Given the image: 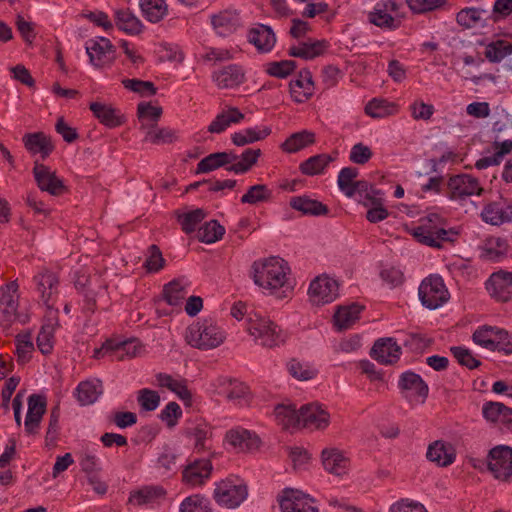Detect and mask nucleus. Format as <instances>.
I'll return each instance as SVG.
<instances>
[{
	"mask_svg": "<svg viewBox=\"0 0 512 512\" xmlns=\"http://www.w3.org/2000/svg\"><path fill=\"white\" fill-rule=\"evenodd\" d=\"M288 271L287 262L279 257H270L264 261H255L252 264L254 283L264 289L271 290L272 293H276L277 290L284 287H286V290H291V287L287 285Z\"/></svg>",
	"mask_w": 512,
	"mask_h": 512,
	"instance_id": "1",
	"label": "nucleus"
},
{
	"mask_svg": "<svg viewBox=\"0 0 512 512\" xmlns=\"http://www.w3.org/2000/svg\"><path fill=\"white\" fill-rule=\"evenodd\" d=\"M185 340L194 348L210 350L224 342L225 333L212 319H204L188 326Z\"/></svg>",
	"mask_w": 512,
	"mask_h": 512,
	"instance_id": "2",
	"label": "nucleus"
},
{
	"mask_svg": "<svg viewBox=\"0 0 512 512\" xmlns=\"http://www.w3.org/2000/svg\"><path fill=\"white\" fill-rule=\"evenodd\" d=\"M213 496L219 505L236 508L247 498L248 488L244 480L231 475L216 483Z\"/></svg>",
	"mask_w": 512,
	"mask_h": 512,
	"instance_id": "3",
	"label": "nucleus"
},
{
	"mask_svg": "<svg viewBox=\"0 0 512 512\" xmlns=\"http://www.w3.org/2000/svg\"><path fill=\"white\" fill-rule=\"evenodd\" d=\"M422 305L430 310L441 307L449 300V292L439 275H429L420 284L418 290Z\"/></svg>",
	"mask_w": 512,
	"mask_h": 512,
	"instance_id": "4",
	"label": "nucleus"
},
{
	"mask_svg": "<svg viewBox=\"0 0 512 512\" xmlns=\"http://www.w3.org/2000/svg\"><path fill=\"white\" fill-rule=\"evenodd\" d=\"M487 465L493 476L502 481L512 478V447L498 445L492 448L487 456Z\"/></svg>",
	"mask_w": 512,
	"mask_h": 512,
	"instance_id": "5",
	"label": "nucleus"
},
{
	"mask_svg": "<svg viewBox=\"0 0 512 512\" xmlns=\"http://www.w3.org/2000/svg\"><path fill=\"white\" fill-rule=\"evenodd\" d=\"M18 288L17 281H11L1 287L0 325L4 328L10 327L17 318Z\"/></svg>",
	"mask_w": 512,
	"mask_h": 512,
	"instance_id": "6",
	"label": "nucleus"
},
{
	"mask_svg": "<svg viewBox=\"0 0 512 512\" xmlns=\"http://www.w3.org/2000/svg\"><path fill=\"white\" fill-rule=\"evenodd\" d=\"M281 512H319L314 499L302 491L285 488L278 497Z\"/></svg>",
	"mask_w": 512,
	"mask_h": 512,
	"instance_id": "7",
	"label": "nucleus"
},
{
	"mask_svg": "<svg viewBox=\"0 0 512 512\" xmlns=\"http://www.w3.org/2000/svg\"><path fill=\"white\" fill-rule=\"evenodd\" d=\"M338 288L336 280L325 275L318 276L309 285L310 301L316 305L330 303L337 298Z\"/></svg>",
	"mask_w": 512,
	"mask_h": 512,
	"instance_id": "8",
	"label": "nucleus"
},
{
	"mask_svg": "<svg viewBox=\"0 0 512 512\" xmlns=\"http://www.w3.org/2000/svg\"><path fill=\"white\" fill-rule=\"evenodd\" d=\"M443 218L437 213H431L420 219V224L411 230V235L421 244L433 248H441L442 244L433 239L435 232L443 224Z\"/></svg>",
	"mask_w": 512,
	"mask_h": 512,
	"instance_id": "9",
	"label": "nucleus"
},
{
	"mask_svg": "<svg viewBox=\"0 0 512 512\" xmlns=\"http://www.w3.org/2000/svg\"><path fill=\"white\" fill-rule=\"evenodd\" d=\"M86 52L90 63L99 68L104 66L106 62L114 61L116 48L108 38L98 37L86 42Z\"/></svg>",
	"mask_w": 512,
	"mask_h": 512,
	"instance_id": "10",
	"label": "nucleus"
},
{
	"mask_svg": "<svg viewBox=\"0 0 512 512\" xmlns=\"http://www.w3.org/2000/svg\"><path fill=\"white\" fill-rule=\"evenodd\" d=\"M33 174L41 191L48 192L53 196H59L66 191L63 181L56 176L55 172H51L48 166L35 161Z\"/></svg>",
	"mask_w": 512,
	"mask_h": 512,
	"instance_id": "11",
	"label": "nucleus"
},
{
	"mask_svg": "<svg viewBox=\"0 0 512 512\" xmlns=\"http://www.w3.org/2000/svg\"><path fill=\"white\" fill-rule=\"evenodd\" d=\"M213 465L209 459H195L186 465L182 471V481L189 486H201L210 477Z\"/></svg>",
	"mask_w": 512,
	"mask_h": 512,
	"instance_id": "12",
	"label": "nucleus"
},
{
	"mask_svg": "<svg viewBox=\"0 0 512 512\" xmlns=\"http://www.w3.org/2000/svg\"><path fill=\"white\" fill-rule=\"evenodd\" d=\"M401 354V347L392 337L377 339L370 350V356L384 365L396 363L400 359Z\"/></svg>",
	"mask_w": 512,
	"mask_h": 512,
	"instance_id": "13",
	"label": "nucleus"
},
{
	"mask_svg": "<svg viewBox=\"0 0 512 512\" xmlns=\"http://www.w3.org/2000/svg\"><path fill=\"white\" fill-rule=\"evenodd\" d=\"M398 388L400 389L403 397L408 398L409 393L420 399L424 403L429 394V387L422 377L413 372L405 371L399 376Z\"/></svg>",
	"mask_w": 512,
	"mask_h": 512,
	"instance_id": "14",
	"label": "nucleus"
},
{
	"mask_svg": "<svg viewBox=\"0 0 512 512\" xmlns=\"http://www.w3.org/2000/svg\"><path fill=\"white\" fill-rule=\"evenodd\" d=\"M490 296L500 302H508L512 295V272L500 270L491 274L486 282Z\"/></svg>",
	"mask_w": 512,
	"mask_h": 512,
	"instance_id": "15",
	"label": "nucleus"
},
{
	"mask_svg": "<svg viewBox=\"0 0 512 512\" xmlns=\"http://www.w3.org/2000/svg\"><path fill=\"white\" fill-rule=\"evenodd\" d=\"M47 400L42 394H31L28 397V412L24 422L25 432L28 435L38 433L43 415L46 412Z\"/></svg>",
	"mask_w": 512,
	"mask_h": 512,
	"instance_id": "16",
	"label": "nucleus"
},
{
	"mask_svg": "<svg viewBox=\"0 0 512 512\" xmlns=\"http://www.w3.org/2000/svg\"><path fill=\"white\" fill-rule=\"evenodd\" d=\"M448 187L451 199H463L474 194L480 195L482 192L478 179L468 174L451 177Z\"/></svg>",
	"mask_w": 512,
	"mask_h": 512,
	"instance_id": "17",
	"label": "nucleus"
},
{
	"mask_svg": "<svg viewBox=\"0 0 512 512\" xmlns=\"http://www.w3.org/2000/svg\"><path fill=\"white\" fill-rule=\"evenodd\" d=\"M324 469L330 474L342 476L347 473L350 459L338 448H325L321 452Z\"/></svg>",
	"mask_w": 512,
	"mask_h": 512,
	"instance_id": "18",
	"label": "nucleus"
},
{
	"mask_svg": "<svg viewBox=\"0 0 512 512\" xmlns=\"http://www.w3.org/2000/svg\"><path fill=\"white\" fill-rule=\"evenodd\" d=\"M300 426L324 429L329 425L330 415L318 404H305L299 409Z\"/></svg>",
	"mask_w": 512,
	"mask_h": 512,
	"instance_id": "19",
	"label": "nucleus"
},
{
	"mask_svg": "<svg viewBox=\"0 0 512 512\" xmlns=\"http://www.w3.org/2000/svg\"><path fill=\"white\" fill-rule=\"evenodd\" d=\"M24 147L32 155L40 154L45 160L55 149L50 136L43 132L27 133L22 138Z\"/></svg>",
	"mask_w": 512,
	"mask_h": 512,
	"instance_id": "20",
	"label": "nucleus"
},
{
	"mask_svg": "<svg viewBox=\"0 0 512 512\" xmlns=\"http://www.w3.org/2000/svg\"><path fill=\"white\" fill-rule=\"evenodd\" d=\"M226 441L241 452L257 450L261 444L260 438L248 430H229L225 435Z\"/></svg>",
	"mask_w": 512,
	"mask_h": 512,
	"instance_id": "21",
	"label": "nucleus"
},
{
	"mask_svg": "<svg viewBox=\"0 0 512 512\" xmlns=\"http://www.w3.org/2000/svg\"><path fill=\"white\" fill-rule=\"evenodd\" d=\"M57 314L58 310H55L52 314L49 313L46 322L42 324L37 335V347L43 355H48L53 350L54 332L56 327L59 326Z\"/></svg>",
	"mask_w": 512,
	"mask_h": 512,
	"instance_id": "22",
	"label": "nucleus"
},
{
	"mask_svg": "<svg viewBox=\"0 0 512 512\" xmlns=\"http://www.w3.org/2000/svg\"><path fill=\"white\" fill-rule=\"evenodd\" d=\"M289 205L292 209L301 212V214L305 216L318 217L329 213L327 205L307 195L292 197L289 201Z\"/></svg>",
	"mask_w": 512,
	"mask_h": 512,
	"instance_id": "23",
	"label": "nucleus"
},
{
	"mask_svg": "<svg viewBox=\"0 0 512 512\" xmlns=\"http://www.w3.org/2000/svg\"><path fill=\"white\" fill-rule=\"evenodd\" d=\"M248 40L259 51L266 53L273 49L276 43V36L270 26L258 24L249 30Z\"/></svg>",
	"mask_w": 512,
	"mask_h": 512,
	"instance_id": "24",
	"label": "nucleus"
},
{
	"mask_svg": "<svg viewBox=\"0 0 512 512\" xmlns=\"http://www.w3.org/2000/svg\"><path fill=\"white\" fill-rule=\"evenodd\" d=\"M212 78L219 88H233L244 82L245 73L241 66L231 64L214 72Z\"/></svg>",
	"mask_w": 512,
	"mask_h": 512,
	"instance_id": "25",
	"label": "nucleus"
},
{
	"mask_svg": "<svg viewBox=\"0 0 512 512\" xmlns=\"http://www.w3.org/2000/svg\"><path fill=\"white\" fill-rule=\"evenodd\" d=\"M93 115L108 128H116L125 122V117L119 110L100 102H92L89 106Z\"/></svg>",
	"mask_w": 512,
	"mask_h": 512,
	"instance_id": "26",
	"label": "nucleus"
},
{
	"mask_svg": "<svg viewBox=\"0 0 512 512\" xmlns=\"http://www.w3.org/2000/svg\"><path fill=\"white\" fill-rule=\"evenodd\" d=\"M488 11L478 7H465L456 14V22L463 29H472L477 25L487 26Z\"/></svg>",
	"mask_w": 512,
	"mask_h": 512,
	"instance_id": "27",
	"label": "nucleus"
},
{
	"mask_svg": "<svg viewBox=\"0 0 512 512\" xmlns=\"http://www.w3.org/2000/svg\"><path fill=\"white\" fill-rule=\"evenodd\" d=\"M211 23L220 36L232 34L241 25L239 14L230 10L212 15Z\"/></svg>",
	"mask_w": 512,
	"mask_h": 512,
	"instance_id": "28",
	"label": "nucleus"
},
{
	"mask_svg": "<svg viewBox=\"0 0 512 512\" xmlns=\"http://www.w3.org/2000/svg\"><path fill=\"white\" fill-rule=\"evenodd\" d=\"M34 282L37 290L41 295L43 303L49 309V313H54L52 307L49 305V300L53 293L57 292L58 278L55 273L51 271H44L34 276Z\"/></svg>",
	"mask_w": 512,
	"mask_h": 512,
	"instance_id": "29",
	"label": "nucleus"
},
{
	"mask_svg": "<svg viewBox=\"0 0 512 512\" xmlns=\"http://www.w3.org/2000/svg\"><path fill=\"white\" fill-rule=\"evenodd\" d=\"M364 310V306L358 303H352L347 306H338L334 313V325L339 330H345L350 328L360 316V313Z\"/></svg>",
	"mask_w": 512,
	"mask_h": 512,
	"instance_id": "30",
	"label": "nucleus"
},
{
	"mask_svg": "<svg viewBox=\"0 0 512 512\" xmlns=\"http://www.w3.org/2000/svg\"><path fill=\"white\" fill-rule=\"evenodd\" d=\"M140 129L146 130L144 140L155 145L170 144L178 139L177 132L168 127L157 128L156 124L146 125L143 123Z\"/></svg>",
	"mask_w": 512,
	"mask_h": 512,
	"instance_id": "31",
	"label": "nucleus"
},
{
	"mask_svg": "<svg viewBox=\"0 0 512 512\" xmlns=\"http://www.w3.org/2000/svg\"><path fill=\"white\" fill-rule=\"evenodd\" d=\"M451 446L448 448L445 442L437 440L428 446L426 457L429 461L436 463L439 467H447L455 460V454L449 452Z\"/></svg>",
	"mask_w": 512,
	"mask_h": 512,
	"instance_id": "32",
	"label": "nucleus"
},
{
	"mask_svg": "<svg viewBox=\"0 0 512 512\" xmlns=\"http://www.w3.org/2000/svg\"><path fill=\"white\" fill-rule=\"evenodd\" d=\"M115 24L119 30L129 35H139L143 29L141 21L129 9L115 11Z\"/></svg>",
	"mask_w": 512,
	"mask_h": 512,
	"instance_id": "33",
	"label": "nucleus"
},
{
	"mask_svg": "<svg viewBox=\"0 0 512 512\" xmlns=\"http://www.w3.org/2000/svg\"><path fill=\"white\" fill-rule=\"evenodd\" d=\"M271 132L272 130L268 126H264L262 129L247 128L243 131L233 133L231 135V141L234 145L242 147L264 140Z\"/></svg>",
	"mask_w": 512,
	"mask_h": 512,
	"instance_id": "34",
	"label": "nucleus"
},
{
	"mask_svg": "<svg viewBox=\"0 0 512 512\" xmlns=\"http://www.w3.org/2000/svg\"><path fill=\"white\" fill-rule=\"evenodd\" d=\"M368 20L375 26L388 30H395L401 24V21L388 13V10L380 2L376 4L373 11L369 12Z\"/></svg>",
	"mask_w": 512,
	"mask_h": 512,
	"instance_id": "35",
	"label": "nucleus"
},
{
	"mask_svg": "<svg viewBox=\"0 0 512 512\" xmlns=\"http://www.w3.org/2000/svg\"><path fill=\"white\" fill-rule=\"evenodd\" d=\"M274 414L283 429L300 427L299 410H296L294 405L278 404L274 409Z\"/></svg>",
	"mask_w": 512,
	"mask_h": 512,
	"instance_id": "36",
	"label": "nucleus"
},
{
	"mask_svg": "<svg viewBox=\"0 0 512 512\" xmlns=\"http://www.w3.org/2000/svg\"><path fill=\"white\" fill-rule=\"evenodd\" d=\"M314 143L315 134L308 130H302L290 135L281 145V148L285 152L295 153Z\"/></svg>",
	"mask_w": 512,
	"mask_h": 512,
	"instance_id": "37",
	"label": "nucleus"
},
{
	"mask_svg": "<svg viewBox=\"0 0 512 512\" xmlns=\"http://www.w3.org/2000/svg\"><path fill=\"white\" fill-rule=\"evenodd\" d=\"M174 213L182 231L186 234L193 233L197 225L200 224L207 215L206 211L202 208H197L186 213H181L176 210Z\"/></svg>",
	"mask_w": 512,
	"mask_h": 512,
	"instance_id": "38",
	"label": "nucleus"
},
{
	"mask_svg": "<svg viewBox=\"0 0 512 512\" xmlns=\"http://www.w3.org/2000/svg\"><path fill=\"white\" fill-rule=\"evenodd\" d=\"M497 335H506V330L484 325L479 327L472 335V340L488 350L493 351Z\"/></svg>",
	"mask_w": 512,
	"mask_h": 512,
	"instance_id": "39",
	"label": "nucleus"
},
{
	"mask_svg": "<svg viewBox=\"0 0 512 512\" xmlns=\"http://www.w3.org/2000/svg\"><path fill=\"white\" fill-rule=\"evenodd\" d=\"M508 242L504 238H491L482 250L481 258L487 261L497 262L504 258L508 252Z\"/></svg>",
	"mask_w": 512,
	"mask_h": 512,
	"instance_id": "40",
	"label": "nucleus"
},
{
	"mask_svg": "<svg viewBox=\"0 0 512 512\" xmlns=\"http://www.w3.org/2000/svg\"><path fill=\"white\" fill-rule=\"evenodd\" d=\"M334 160L335 157L331 155L317 154L302 162L299 166V169L304 175L314 176L322 173L324 169Z\"/></svg>",
	"mask_w": 512,
	"mask_h": 512,
	"instance_id": "41",
	"label": "nucleus"
},
{
	"mask_svg": "<svg viewBox=\"0 0 512 512\" xmlns=\"http://www.w3.org/2000/svg\"><path fill=\"white\" fill-rule=\"evenodd\" d=\"M101 384H96L92 381H82L78 384L75 390V396L82 406L91 405L97 401L101 395Z\"/></svg>",
	"mask_w": 512,
	"mask_h": 512,
	"instance_id": "42",
	"label": "nucleus"
},
{
	"mask_svg": "<svg viewBox=\"0 0 512 512\" xmlns=\"http://www.w3.org/2000/svg\"><path fill=\"white\" fill-rule=\"evenodd\" d=\"M143 16L152 23H157L167 14L165 0H140Z\"/></svg>",
	"mask_w": 512,
	"mask_h": 512,
	"instance_id": "43",
	"label": "nucleus"
},
{
	"mask_svg": "<svg viewBox=\"0 0 512 512\" xmlns=\"http://www.w3.org/2000/svg\"><path fill=\"white\" fill-rule=\"evenodd\" d=\"M261 154L262 152L260 149L247 148L240 155V161L229 165L226 167V170L235 174H244L250 171L251 168L257 163Z\"/></svg>",
	"mask_w": 512,
	"mask_h": 512,
	"instance_id": "44",
	"label": "nucleus"
},
{
	"mask_svg": "<svg viewBox=\"0 0 512 512\" xmlns=\"http://www.w3.org/2000/svg\"><path fill=\"white\" fill-rule=\"evenodd\" d=\"M225 234V228L217 220L213 219L204 223L197 231V238L200 242L212 244L220 239Z\"/></svg>",
	"mask_w": 512,
	"mask_h": 512,
	"instance_id": "45",
	"label": "nucleus"
},
{
	"mask_svg": "<svg viewBox=\"0 0 512 512\" xmlns=\"http://www.w3.org/2000/svg\"><path fill=\"white\" fill-rule=\"evenodd\" d=\"M481 217L484 222L494 226L509 222L507 207L503 208L499 202H491L484 206Z\"/></svg>",
	"mask_w": 512,
	"mask_h": 512,
	"instance_id": "46",
	"label": "nucleus"
},
{
	"mask_svg": "<svg viewBox=\"0 0 512 512\" xmlns=\"http://www.w3.org/2000/svg\"><path fill=\"white\" fill-rule=\"evenodd\" d=\"M397 111V105L385 99L373 98L365 106V113L372 118H384Z\"/></svg>",
	"mask_w": 512,
	"mask_h": 512,
	"instance_id": "47",
	"label": "nucleus"
},
{
	"mask_svg": "<svg viewBox=\"0 0 512 512\" xmlns=\"http://www.w3.org/2000/svg\"><path fill=\"white\" fill-rule=\"evenodd\" d=\"M15 343L17 362L20 365L28 363L32 358V352L34 351V344L31 340V333L25 332L16 335Z\"/></svg>",
	"mask_w": 512,
	"mask_h": 512,
	"instance_id": "48",
	"label": "nucleus"
},
{
	"mask_svg": "<svg viewBox=\"0 0 512 512\" xmlns=\"http://www.w3.org/2000/svg\"><path fill=\"white\" fill-rule=\"evenodd\" d=\"M272 190L265 184H255L248 188L241 197V203L255 205L260 202H268L272 199Z\"/></svg>",
	"mask_w": 512,
	"mask_h": 512,
	"instance_id": "49",
	"label": "nucleus"
},
{
	"mask_svg": "<svg viewBox=\"0 0 512 512\" xmlns=\"http://www.w3.org/2000/svg\"><path fill=\"white\" fill-rule=\"evenodd\" d=\"M510 55H512V44L504 40L493 41L485 49V57L491 63H499Z\"/></svg>",
	"mask_w": 512,
	"mask_h": 512,
	"instance_id": "50",
	"label": "nucleus"
},
{
	"mask_svg": "<svg viewBox=\"0 0 512 512\" xmlns=\"http://www.w3.org/2000/svg\"><path fill=\"white\" fill-rule=\"evenodd\" d=\"M297 68L294 60L272 61L266 64L265 72L272 77L285 79L290 76Z\"/></svg>",
	"mask_w": 512,
	"mask_h": 512,
	"instance_id": "51",
	"label": "nucleus"
},
{
	"mask_svg": "<svg viewBox=\"0 0 512 512\" xmlns=\"http://www.w3.org/2000/svg\"><path fill=\"white\" fill-rule=\"evenodd\" d=\"M254 338L260 345L267 348L275 347L284 341L281 337V329L274 322L265 327V330L261 331L259 335H255Z\"/></svg>",
	"mask_w": 512,
	"mask_h": 512,
	"instance_id": "52",
	"label": "nucleus"
},
{
	"mask_svg": "<svg viewBox=\"0 0 512 512\" xmlns=\"http://www.w3.org/2000/svg\"><path fill=\"white\" fill-rule=\"evenodd\" d=\"M364 205L372 206L366 213V219L371 223H378L389 216V211L383 206L381 197L369 196Z\"/></svg>",
	"mask_w": 512,
	"mask_h": 512,
	"instance_id": "53",
	"label": "nucleus"
},
{
	"mask_svg": "<svg viewBox=\"0 0 512 512\" xmlns=\"http://www.w3.org/2000/svg\"><path fill=\"white\" fill-rule=\"evenodd\" d=\"M288 371L292 377L300 381L311 380L316 377L318 371L306 363L291 359L288 364Z\"/></svg>",
	"mask_w": 512,
	"mask_h": 512,
	"instance_id": "54",
	"label": "nucleus"
},
{
	"mask_svg": "<svg viewBox=\"0 0 512 512\" xmlns=\"http://www.w3.org/2000/svg\"><path fill=\"white\" fill-rule=\"evenodd\" d=\"M163 298L171 306H178L184 299V288L178 279H174L163 287Z\"/></svg>",
	"mask_w": 512,
	"mask_h": 512,
	"instance_id": "55",
	"label": "nucleus"
},
{
	"mask_svg": "<svg viewBox=\"0 0 512 512\" xmlns=\"http://www.w3.org/2000/svg\"><path fill=\"white\" fill-rule=\"evenodd\" d=\"M450 352L457 362L469 370L478 368L481 365V361L476 359L468 348L463 346H452Z\"/></svg>",
	"mask_w": 512,
	"mask_h": 512,
	"instance_id": "56",
	"label": "nucleus"
},
{
	"mask_svg": "<svg viewBox=\"0 0 512 512\" xmlns=\"http://www.w3.org/2000/svg\"><path fill=\"white\" fill-rule=\"evenodd\" d=\"M225 157L221 152L211 153L199 161L196 168V174L208 173L220 167H227Z\"/></svg>",
	"mask_w": 512,
	"mask_h": 512,
	"instance_id": "57",
	"label": "nucleus"
},
{
	"mask_svg": "<svg viewBox=\"0 0 512 512\" xmlns=\"http://www.w3.org/2000/svg\"><path fill=\"white\" fill-rule=\"evenodd\" d=\"M358 176V169L355 167H345L338 175L339 189L347 196H353L352 186L355 184V178Z\"/></svg>",
	"mask_w": 512,
	"mask_h": 512,
	"instance_id": "58",
	"label": "nucleus"
},
{
	"mask_svg": "<svg viewBox=\"0 0 512 512\" xmlns=\"http://www.w3.org/2000/svg\"><path fill=\"white\" fill-rule=\"evenodd\" d=\"M165 495V490L160 486H146L133 492L129 501L135 500L138 505L148 503L154 498Z\"/></svg>",
	"mask_w": 512,
	"mask_h": 512,
	"instance_id": "59",
	"label": "nucleus"
},
{
	"mask_svg": "<svg viewBox=\"0 0 512 512\" xmlns=\"http://www.w3.org/2000/svg\"><path fill=\"white\" fill-rule=\"evenodd\" d=\"M123 86L141 96H152L157 92V88L151 81H143L140 79H123Z\"/></svg>",
	"mask_w": 512,
	"mask_h": 512,
	"instance_id": "60",
	"label": "nucleus"
},
{
	"mask_svg": "<svg viewBox=\"0 0 512 512\" xmlns=\"http://www.w3.org/2000/svg\"><path fill=\"white\" fill-rule=\"evenodd\" d=\"M113 360L121 361L125 356L132 358L137 355L140 346L134 340L118 341L114 339Z\"/></svg>",
	"mask_w": 512,
	"mask_h": 512,
	"instance_id": "61",
	"label": "nucleus"
},
{
	"mask_svg": "<svg viewBox=\"0 0 512 512\" xmlns=\"http://www.w3.org/2000/svg\"><path fill=\"white\" fill-rule=\"evenodd\" d=\"M211 434L210 428L207 424H197L194 427L187 428L185 435L187 437H193L195 439L194 448L197 452L206 449L205 441L208 435Z\"/></svg>",
	"mask_w": 512,
	"mask_h": 512,
	"instance_id": "62",
	"label": "nucleus"
},
{
	"mask_svg": "<svg viewBox=\"0 0 512 512\" xmlns=\"http://www.w3.org/2000/svg\"><path fill=\"white\" fill-rule=\"evenodd\" d=\"M148 257L144 262V267L149 273H156L160 271L165 265V259L163 258L160 248L152 244L148 248Z\"/></svg>",
	"mask_w": 512,
	"mask_h": 512,
	"instance_id": "63",
	"label": "nucleus"
},
{
	"mask_svg": "<svg viewBox=\"0 0 512 512\" xmlns=\"http://www.w3.org/2000/svg\"><path fill=\"white\" fill-rule=\"evenodd\" d=\"M180 512H211L206 499L200 495L187 497L180 506Z\"/></svg>",
	"mask_w": 512,
	"mask_h": 512,
	"instance_id": "64",
	"label": "nucleus"
}]
</instances>
